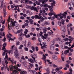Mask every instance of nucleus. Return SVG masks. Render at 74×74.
Segmentation results:
<instances>
[{
    "label": "nucleus",
    "mask_w": 74,
    "mask_h": 74,
    "mask_svg": "<svg viewBox=\"0 0 74 74\" xmlns=\"http://www.w3.org/2000/svg\"><path fill=\"white\" fill-rule=\"evenodd\" d=\"M9 68L10 69V70L12 71V72L11 74H15L16 73H18V71L16 70H13V69L14 70H17L18 69V71H21V69H18V68H17L16 66H14L12 65V66H10Z\"/></svg>",
    "instance_id": "f257e3e1"
},
{
    "label": "nucleus",
    "mask_w": 74,
    "mask_h": 74,
    "mask_svg": "<svg viewBox=\"0 0 74 74\" xmlns=\"http://www.w3.org/2000/svg\"><path fill=\"white\" fill-rule=\"evenodd\" d=\"M8 22V30H11V28H11V25L9 24V23H10L13 26H15V21L13 22V19L11 18L10 19L9 21Z\"/></svg>",
    "instance_id": "f03ea898"
},
{
    "label": "nucleus",
    "mask_w": 74,
    "mask_h": 74,
    "mask_svg": "<svg viewBox=\"0 0 74 74\" xmlns=\"http://www.w3.org/2000/svg\"><path fill=\"white\" fill-rule=\"evenodd\" d=\"M4 52H3L2 54V56H5V52H6L7 53H9L10 55V53H11V54H12L13 53V51L12 50H7L5 49L4 50Z\"/></svg>",
    "instance_id": "7ed1b4c3"
},
{
    "label": "nucleus",
    "mask_w": 74,
    "mask_h": 74,
    "mask_svg": "<svg viewBox=\"0 0 74 74\" xmlns=\"http://www.w3.org/2000/svg\"><path fill=\"white\" fill-rule=\"evenodd\" d=\"M40 13H41V14H42V15L43 17H44V18H45L46 19H47V18L46 17H45V16L44 15H48V14L47 13H45V10H40Z\"/></svg>",
    "instance_id": "20e7f679"
},
{
    "label": "nucleus",
    "mask_w": 74,
    "mask_h": 74,
    "mask_svg": "<svg viewBox=\"0 0 74 74\" xmlns=\"http://www.w3.org/2000/svg\"><path fill=\"white\" fill-rule=\"evenodd\" d=\"M40 7L39 6L37 7V8H36L35 7L32 6L31 8V10H34V11H36L37 12H38V9H40Z\"/></svg>",
    "instance_id": "39448f33"
},
{
    "label": "nucleus",
    "mask_w": 74,
    "mask_h": 74,
    "mask_svg": "<svg viewBox=\"0 0 74 74\" xmlns=\"http://www.w3.org/2000/svg\"><path fill=\"white\" fill-rule=\"evenodd\" d=\"M5 63L6 64V66L7 67V64H8V55H7V53H6L5 54V58H4Z\"/></svg>",
    "instance_id": "423d86ee"
},
{
    "label": "nucleus",
    "mask_w": 74,
    "mask_h": 74,
    "mask_svg": "<svg viewBox=\"0 0 74 74\" xmlns=\"http://www.w3.org/2000/svg\"><path fill=\"white\" fill-rule=\"evenodd\" d=\"M11 36H12V35H11V34H9V35L8 34L7 37L8 40H9V42L10 41V40H11L12 41H14V39L11 38Z\"/></svg>",
    "instance_id": "0eeeda50"
},
{
    "label": "nucleus",
    "mask_w": 74,
    "mask_h": 74,
    "mask_svg": "<svg viewBox=\"0 0 74 74\" xmlns=\"http://www.w3.org/2000/svg\"><path fill=\"white\" fill-rule=\"evenodd\" d=\"M29 71L31 73H33L34 74H41L40 73L41 72V71H40V72H38V73H37V72H36L35 71H32L31 70H29Z\"/></svg>",
    "instance_id": "6e6552de"
},
{
    "label": "nucleus",
    "mask_w": 74,
    "mask_h": 74,
    "mask_svg": "<svg viewBox=\"0 0 74 74\" xmlns=\"http://www.w3.org/2000/svg\"><path fill=\"white\" fill-rule=\"evenodd\" d=\"M51 29V28L50 27H48L47 28V27H45L43 29V33H46L47 31V30H49Z\"/></svg>",
    "instance_id": "1a4fd4ad"
},
{
    "label": "nucleus",
    "mask_w": 74,
    "mask_h": 74,
    "mask_svg": "<svg viewBox=\"0 0 74 74\" xmlns=\"http://www.w3.org/2000/svg\"><path fill=\"white\" fill-rule=\"evenodd\" d=\"M27 32H28V30H27V29H26L25 30V31L24 32V34H25L24 35L25 36H26V38H29L30 37V35L29 34L27 35L26 36V34H27Z\"/></svg>",
    "instance_id": "9d476101"
},
{
    "label": "nucleus",
    "mask_w": 74,
    "mask_h": 74,
    "mask_svg": "<svg viewBox=\"0 0 74 74\" xmlns=\"http://www.w3.org/2000/svg\"><path fill=\"white\" fill-rule=\"evenodd\" d=\"M40 33L39 34L40 36L42 37V38L43 39V40H45V39H46V37H45L44 36H43L42 35V34H43V32H42L40 31Z\"/></svg>",
    "instance_id": "9b49d317"
},
{
    "label": "nucleus",
    "mask_w": 74,
    "mask_h": 74,
    "mask_svg": "<svg viewBox=\"0 0 74 74\" xmlns=\"http://www.w3.org/2000/svg\"><path fill=\"white\" fill-rule=\"evenodd\" d=\"M14 54L16 58H18V56H19V54H18V49H16Z\"/></svg>",
    "instance_id": "f8f14e48"
},
{
    "label": "nucleus",
    "mask_w": 74,
    "mask_h": 74,
    "mask_svg": "<svg viewBox=\"0 0 74 74\" xmlns=\"http://www.w3.org/2000/svg\"><path fill=\"white\" fill-rule=\"evenodd\" d=\"M31 57L34 59V61H35V58H37V54H34V55H31Z\"/></svg>",
    "instance_id": "ddd939ff"
},
{
    "label": "nucleus",
    "mask_w": 74,
    "mask_h": 74,
    "mask_svg": "<svg viewBox=\"0 0 74 74\" xmlns=\"http://www.w3.org/2000/svg\"><path fill=\"white\" fill-rule=\"evenodd\" d=\"M28 60H29V62H31V63H34L35 62H36V63H37L36 61L35 60V61H34V60H33L31 58H29Z\"/></svg>",
    "instance_id": "4468645a"
},
{
    "label": "nucleus",
    "mask_w": 74,
    "mask_h": 74,
    "mask_svg": "<svg viewBox=\"0 0 74 74\" xmlns=\"http://www.w3.org/2000/svg\"><path fill=\"white\" fill-rule=\"evenodd\" d=\"M50 49L51 51H53L55 49V46L54 45H50Z\"/></svg>",
    "instance_id": "2eb2a0df"
},
{
    "label": "nucleus",
    "mask_w": 74,
    "mask_h": 74,
    "mask_svg": "<svg viewBox=\"0 0 74 74\" xmlns=\"http://www.w3.org/2000/svg\"><path fill=\"white\" fill-rule=\"evenodd\" d=\"M6 46H7V43L5 42H4V43L3 44V47L2 49V51L4 50V49H5V47H6Z\"/></svg>",
    "instance_id": "dca6fc26"
},
{
    "label": "nucleus",
    "mask_w": 74,
    "mask_h": 74,
    "mask_svg": "<svg viewBox=\"0 0 74 74\" xmlns=\"http://www.w3.org/2000/svg\"><path fill=\"white\" fill-rule=\"evenodd\" d=\"M11 62L12 64L15 63V64H16V61L15 60H14V58H12V60H11Z\"/></svg>",
    "instance_id": "f3484780"
},
{
    "label": "nucleus",
    "mask_w": 74,
    "mask_h": 74,
    "mask_svg": "<svg viewBox=\"0 0 74 74\" xmlns=\"http://www.w3.org/2000/svg\"><path fill=\"white\" fill-rule=\"evenodd\" d=\"M29 64H30L28 66L27 68V69H32V67H33L34 66L32 64L29 63Z\"/></svg>",
    "instance_id": "a211bd4d"
},
{
    "label": "nucleus",
    "mask_w": 74,
    "mask_h": 74,
    "mask_svg": "<svg viewBox=\"0 0 74 74\" xmlns=\"http://www.w3.org/2000/svg\"><path fill=\"white\" fill-rule=\"evenodd\" d=\"M20 74H27V72L25 70L21 71L20 72Z\"/></svg>",
    "instance_id": "6ab92c4d"
},
{
    "label": "nucleus",
    "mask_w": 74,
    "mask_h": 74,
    "mask_svg": "<svg viewBox=\"0 0 74 74\" xmlns=\"http://www.w3.org/2000/svg\"><path fill=\"white\" fill-rule=\"evenodd\" d=\"M45 20V18H44L43 17H42V16H40V22H44V21Z\"/></svg>",
    "instance_id": "aec40b11"
},
{
    "label": "nucleus",
    "mask_w": 74,
    "mask_h": 74,
    "mask_svg": "<svg viewBox=\"0 0 74 74\" xmlns=\"http://www.w3.org/2000/svg\"><path fill=\"white\" fill-rule=\"evenodd\" d=\"M43 46H42L41 47V49H44V47L45 48H46L47 46V45H45V43H44L43 42Z\"/></svg>",
    "instance_id": "412c9836"
},
{
    "label": "nucleus",
    "mask_w": 74,
    "mask_h": 74,
    "mask_svg": "<svg viewBox=\"0 0 74 74\" xmlns=\"http://www.w3.org/2000/svg\"><path fill=\"white\" fill-rule=\"evenodd\" d=\"M43 7H48V8H51V7H52V6H49L48 5H47L46 4H45L43 5Z\"/></svg>",
    "instance_id": "4be33fe9"
},
{
    "label": "nucleus",
    "mask_w": 74,
    "mask_h": 74,
    "mask_svg": "<svg viewBox=\"0 0 74 74\" xmlns=\"http://www.w3.org/2000/svg\"><path fill=\"white\" fill-rule=\"evenodd\" d=\"M32 46V43L30 42H28V44L27 45V47L28 48H29V47H30Z\"/></svg>",
    "instance_id": "5701e85b"
},
{
    "label": "nucleus",
    "mask_w": 74,
    "mask_h": 74,
    "mask_svg": "<svg viewBox=\"0 0 74 74\" xmlns=\"http://www.w3.org/2000/svg\"><path fill=\"white\" fill-rule=\"evenodd\" d=\"M66 15H67V13L66 12H64V13H63L62 14V15L63 16H64V18H66Z\"/></svg>",
    "instance_id": "b1692460"
},
{
    "label": "nucleus",
    "mask_w": 74,
    "mask_h": 74,
    "mask_svg": "<svg viewBox=\"0 0 74 74\" xmlns=\"http://www.w3.org/2000/svg\"><path fill=\"white\" fill-rule=\"evenodd\" d=\"M3 34H2V33H1V32L0 33V38H2V36H5V34H4V32H3Z\"/></svg>",
    "instance_id": "393cba45"
},
{
    "label": "nucleus",
    "mask_w": 74,
    "mask_h": 74,
    "mask_svg": "<svg viewBox=\"0 0 74 74\" xmlns=\"http://www.w3.org/2000/svg\"><path fill=\"white\" fill-rule=\"evenodd\" d=\"M61 30L62 31H63V32H66V29L64 27H62L61 28Z\"/></svg>",
    "instance_id": "a878e982"
},
{
    "label": "nucleus",
    "mask_w": 74,
    "mask_h": 74,
    "mask_svg": "<svg viewBox=\"0 0 74 74\" xmlns=\"http://www.w3.org/2000/svg\"><path fill=\"white\" fill-rule=\"evenodd\" d=\"M40 18H41L40 16L38 15H36L35 16V19H40Z\"/></svg>",
    "instance_id": "bb28decb"
},
{
    "label": "nucleus",
    "mask_w": 74,
    "mask_h": 74,
    "mask_svg": "<svg viewBox=\"0 0 74 74\" xmlns=\"http://www.w3.org/2000/svg\"><path fill=\"white\" fill-rule=\"evenodd\" d=\"M1 4L0 6V8L1 9H2V8H3V5H4V3H3V2H1Z\"/></svg>",
    "instance_id": "cd10ccee"
},
{
    "label": "nucleus",
    "mask_w": 74,
    "mask_h": 74,
    "mask_svg": "<svg viewBox=\"0 0 74 74\" xmlns=\"http://www.w3.org/2000/svg\"><path fill=\"white\" fill-rule=\"evenodd\" d=\"M63 41H68L69 40V39L67 38H65L64 39L62 40Z\"/></svg>",
    "instance_id": "c85d7f7f"
},
{
    "label": "nucleus",
    "mask_w": 74,
    "mask_h": 74,
    "mask_svg": "<svg viewBox=\"0 0 74 74\" xmlns=\"http://www.w3.org/2000/svg\"><path fill=\"white\" fill-rule=\"evenodd\" d=\"M22 43L24 44V47H25L26 46V40L22 41Z\"/></svg>",
    "instance_id": "c756f323"
},
{
    "label": "nucleus",
    "mask_w": 74,
    "mask_h": 74,
    "mask_svg": "<svg viewBox=\"0 0 74 74\" xmlns=\"http://www.w3.org/2000/svg\"><path fill=\"white\" fill-rule=\"evenodd\" d=\"M47 72L45 74H49L50 73V72H49V68H47Z\"/></svg>",
    "instance_id": "7c9ffc66"
},
{
    "label": "nucleus",
    "mask_w": 74,
    "mask_h": 74,
    "mask_svg": "<svg viewBox=\"0 0 74 74\" xmlns=\"http://www.w3.org/2000/svg\"><path fill=\"white\" fill-rule=\"evenodd\" d=\"M68 53H69V50H65L64 52V53L65 55H66V54Z\"/></svg>",
    "instance_id": "2f4dec72"
},
{
    "label": "nucleus",
    "mask_w": 74,
    "mask_h": 74,
    "mask_svg": "<svg viewBox=\"0 0 74 74\" xmlns=\"http://www.w3.org/2000/svg\"><path fill=\"white\" fill-rule=\"evenodd\" d=\"M58 39L59 40V43L60 44H62V43H63V42L61 40H61V38H58Z\"/></svg>",
    "instance_id": "473e14b6"
},
{
    "label": "nucleus",
    "mask_w": 74,
    "mask_h": 74,
    "mask_svg": "<svg viewBox=\"0 0 74 74\" xmlns=\"http://www.w3.org/2000/svg\"><path fill=\"white\" fill-rule=\"evenodd\" d=\"M64 55H63V54H62L61 55V58L63 62H64Z\"/></svg>",
    "instance_id": "72a5a7b5"
},
{
    "label": "nucleus",
    "mask_w": 74,
    "mask_h": 74,
    "mask_svg": "<svg viewBox=\"0 0 74 74\" xmlns=\"http://www.w3.org/2000/svg\"><path fill=\"white\" fill-rule=\"evenodd\" d=\"M15 27L16 29H18L19 28V25H18V24H16L15 25Z\"/></svg>",
    "instance_id": "f704fd0d"
},
{
    "label": "nucleus",
    "mask_w": 74,
    "mask_h": 74,
    "mask_svg": "<svg viewBox=\"0 0 74 74\" xmlns=\"http://www.w3.org/2000/svg\"><path fill=\"white\" fill-rule=\"evenodd\" d=\"M61 24L62 25H64V22H65V21H64V19H62L61 20Z\"/></svg>",
    "instance_id": "c9c22d12"
},
{
    "label": "nucleus",
    "mask_w": 74,
    "mask_h": 74,
    "mask_svg": "<svg viewBox=\"0 0 74 74\" xmlns=\"http://www.w3.org/2000/svg\"><path fill=\"white\" fill-rule=\"evenodd\" d=\"M52 58H53L55 60H56L57 59H58V57L57 56H55V55H53L52 56Z\"/></svg>",
    "instance_id": "e433bc0d"
},
{
    "label": "nucleus",
    "mask_w": 74,
    "mask_h": 74,
    "mask_svg": "<svg viewBox=\"0 0 74 74\" xmlns=\"http://www.w3.org/2000/svg\"><path fill=\"white\" fill-rule=\"evenodd\" d=\"M15 49V47L14 45L12 46L11 48V50H14Z\"/></svg>",
    "instance_id": "4c0bfd02"
},
{
    "label": "nucleus",
    "mask_w": 74,
    "mask_h": 74,
    "mask_svg": "<svg viewBox=\"0 0 74 74\" xmlns=\"http://www.w3.org/2000/svg\"><path fill=\"white\" fill-rule=\"evenodd\" d=\"M30 23V24H33V20L32 19H30L29 20Z\"/></svg>",
    "instance_id": "58836bf2"
},
{
    "label": "nucleus",
    "mask_w": 74,
    "mask_h": 74,
    "mask_svg": "<svg viewBox=\"0 0 74 74\" xmlns=\"http://www.w3.org/2000/svg\"><path fill=\"white\" fill-rule=\"evenodd\" d=\"M23 47V45H20V46L18 47V49H22Z\"/></svg>",
    "instance_id": "ea45409f"
},
{
    "label": "nucleus",
    "mask_w": 74,
    "mask_h": 74,
    "mask_svg": "<svg viewBox=\"0 0 74 74\" xmlns=\"http://www.w3.org/2000/svg\"><path fill=\"white\" fill-rule=\"evenodd\" d=\"M55 70H56V69H52V73L53 74H56V72H54Z\"/></svg>",
    "instance_id": "a19ab883"
},
{
    "label": "nucleus",
    "mask_w": 74,
    "mask_h": 74,
    "mask_svg": "<svg viewBox=\"0 0 74 74\" xmlns=\"http://www.w3.org/2000/svg\"><path fill=\"white\" fill-rule=\"evenodd\" d=\"M43 60H45V62L46 61V59H45V58H46V57L45 56V55H43Z\"/></svg>",
    "instance_id": "79ce46f5"
},
{
    "label": "nucleus",
    "mask_w": 74,
    "mask_h": 74,
    "mask_svg": "<svg viewBox=\"0 0 74 74\" xmlns=\"http://www.w3.org/2000/svg\"><path fill=\"white\" fill-rule=\"evenodd\" d=\"M55 43V41H52L51 42V45H54V44Z\"/></svg>",
    "instance_id": "37998d69"
},
{
    "label": "nucleus",
    "mask_w": 74,
    "mask_h": 74,
    "mask_svg": "<svg viewBox=\"0 0 74 74\" xmlns=\"http://www.w3.org/2000/svg\"><path fill=\"white\" fill-rule=\"evenodd\" d=\"M63 72L61 71H59L58 72H57V74H62Z\"/></svg>",
    "instance_id": "c03bdc74"
},
{
    "label": "nucleus",
    "mask_w": 74,
    "mask_h": 74,
    "mask_svg": "<svg viewBox=\"0 0 74 74\" xmlns=\"http://www.w3.org/2000/svg\"><path fill=\"white\" fill-rule=\"evenodd\" d=\"M36 3L37 5H40L41 3L39 2H38V1H36Z\"/></svg>",
    "instance_id": "a18cd8bd"
},
{
    "label": "nucleus",
    "mask_w": 74,
    "mask_h": 74,
    "mask_svg": "<svg viewBox=\"0 0 74 74\" xmlns=\"http://www.w3.org/2000/svg\"><path fill=\"white\" fill-rule=\"evenodd\" d=\"M48 52L49 53H50V54H51V55H53V52L52 51H48Z\"/></svg>",
    "instance_id": "49530a36"
},
{
    "label": "nucleus",
    "mask_w": 74,
    "mask_h": 74,
    "mask_svg": "<svg viewBox=\"0 0 74 74\" xmlns=\"http://www.w3.org/2000/svg\"><path fill=\"white\" fill-rule=\"evenodd\" d=\"M67 31H68V34H69V35H70V34H71L70 32V30H69V29L68 28Z\"/></svg>",
    "instance_id": "de8ad7c7"
},
{
    "label": "nucleus",
    "mask_w": 74,
    "mask_h": 74,
    "mask_svg": "<svg viewBox=\"0 0 74 74\" xmlns=\"http://www.w3.org/2000/svg\"><path fill=\"white\" fill-rule=\"evenodd\" d=\"M29 2V0H25V4H27Z\"/></svg>",
    "instance_id": "09e8293b"
},
{
    "label": "nucleus",
    "mask_w": 74,
    "mask_h": 74,
    "mask_svg": "<svg viewBox=\"0 0 74 74\" xmlns=\"http://www.w3.org/2000/svg\"><path fill=\"white\" fill-rule=\"evenodd\" d=\"M71 15H72V18H74V12L71 13Z\"/></svg>",
    "instance_id": "8fccbe9b"
},
{
    "label": "nucleus",
    "mask_w": 74,
    "mask_h": 74,
    "mask_svg": "<svg viewBox=\"0 0 74 74\" xmlns=\"http://www.w3.org/2000/svg\"><path fill=\"white\" fill-rule=\"evenodd\" d=\"M58 24L59 25V26H61V22L60 21H59L58 23Z\"/></svg>",
    "instance_id": "3c124183"
},
{
    "label": "nucleus",
    "mask_w": 74,
    "mask_h": 74,
    "mask_svg": "<svg viewBox=\"0 0 74 74\" xmlns=\"http://www.w3.org/2000/svg\"><path fill=\"white\" fill-rule=\"evenodd\" d=\"M73 47H74V45H71V47H70L69 48H68V49H71V48H73Z\"/></svg>",
    "instance_id": "603ef678"
},
{
    "label": "nucleus",
    "mask_w": 74,
    "mask_h": 74,
    "mask_svg": "<svg viewBox=\"0 0 74 74\" xmlns=\"http://www.w3.org/2000/svg\"><path fill=\"white\" fill-rule=\"evenodd\" d=\"M21 59H23V60H26V59H25V57L23 56H22L21 57Z\"/></svg>",
    "instance_id": "864d4df0"
},
{
    "label": "nucleus",
    "mask_w": 74,
    "mask_h": 74,
    "mask_svg": "<svg viewBox=\"0 0 74 74\" xmlns=\"http://www.w3.org/2000/svg\"><path fill=\"white\" fill-rule=\"evenodd\" d=\"M16 45H19V44H20V42H19L18 41H16Z\"/></svg>",
    "instance_id": "5fc2aeb1"
},
{
    "label": "nucleus",
    "mask_w": 74,
    "mask_h": 74,
    "mask_svg": "<svg viewBox=\"0 0 74 74\" xmlns=\"http://www.w3.org/2000/svg\"><path fill=\"white\" fill-rule=\"evenodd\" d=\"M52 66L53 67H58V66L56 65L55 64H53Z\"/></svg>",
    "instance_id": "6e6d98bb"
},
{
    "label": "nucleus",
    "mask_w": 74,
    "mask_h": 74,
    "mask_svg": "<svg viewBox=\"0 0 74 74\" xmlns=\"http://www.w3.org/2000/svg\"><path fill=\"white\" fill-rule=\"evenodd\" d=\"M71 7H74V3H71Z\"/></svg>",
    "instance_id": "4d7b16f0"
},
{
    "label": "nucleus",
    "mask_w": 74,
    "mask_h": 74,
    "mask_svg": "<svg viewBox=\"0 0 74 74\" xmlns=\"http://www.w3.org/2000/svg\"><path fill=\"white\" fill-rule=\"evenodd\" d=\"M53 13H51V12L49 13V16H52V15H53Z\"/></svg>",
    "instance_id": "13d9d810"
},
{
    "label": "nucleus",
    "mask_w": 74,
    "mask_h": 74,
    "mask_svg": "<svg viewBox=\"0 0 74 74\" xmlns=\"http://www.w3.org/2000/svg\"><path fill=\"white\" fill-rule=\"evenodd\" d=\"M18 9H17L16 8V9H14V10H17L18 11V12H19V11H20L19 8V7H18Z\"/></svg>",
    "instance_id": "bf43d9fd"
},
{
    "label": "nucleus",
    "mask_w": 74,
    "mask_h": 74,
    "mask_svg": "<svg viewBox=\"0 0 74 74\" xmlns=\"http://www.w3.org/2000/svg\"><path fill=\"white\" fill-rule=\"evenodd\" d=\"M66 62V63H67L68 64H70V63H71V61L69 60L67 61Z\"/></svg>",
    "instance_id": "052dcab7"
},
{
    "label": "nucleus",
    "mask_w": 74,
    "mask_h": 74,
    "mask_svg": "<svg viewBox=\"0 0 74 74\" xmlns=\"http://www.w3.org/2000/svg\"><path fill=\"white\" fill-rule=\"evenodd\" d=\"M69 38H70V39H72V40H74V38H72V37L71 36H69Z\"/></svg>",
    "instance_id": "680f3d73"
},
{
    "label": "nucleus",
    "mask_w": 74,
    "mask_h": 74,
    "mask_svg": "<svg viewBox=\"0 0 74 74\" xmlns=\"http://www.w3.org/2000/svg\"><path fill=\"white\" fill-rule=\"evenodd\" d=\"M51 5L52 7L54 6L55 5V4L53 3H51Z\"/></svg>",
    "instance_id": "e2e57ef3"
},
{
    "label": "nucleus",
    "mask_w": 74,
    "mask_h": 74,
    "mask_svg": "<svg viewBox=\"0 0 74 74\" xmlns=\"http://www.w3.org/2000/svg\"><path fill=\"white\" fill-rule=\"evenodd\" d=\"M38 53H39V54H40L41 55H42H42H43V52H41V51L39 52Z\"/></svg>",
    "instance_id": "0e129e2a"
},
{
    "label": "nucleus",
    "mask_w": 74,
    "mask_h": 74,
    "mask_svg": "<svg viewBox=\"0 0 74 74\" xmlns=\"http://www.w3.org/2000/svg\"><path fill=\"white\" fill-rule=\"evenodd\" d=\"M72 24H69L67 26V27H69V26H70L71 27V26H72Z\"/></svg>",
    "instance_id": "69168bd1"
},
{
    "label": "nucleus",
    "mask_w": 74,
    "mask_h": 74,
    "mask_svg": "<svg viewBox=\"0 0 74 74\" xmlns=\"http://www.w3.org/2000/svg\"><path fill=\"white\" fill-rule=\"evenodd\" d=\"M35 49L36 51H38V47H36L35 48Z\"/></svg>",
    "instance_id": "338daca9"
},
{
    "label": "nucleus",
    "mask_w": 74,
    "mask_h": 74,
    "mask_svg": "<svg viewBox=\"0 0 74 74\" xmlns=\"http://www.w3.org/2000/svg\"><path fill=\"white\" fill-rule=\"evenodd\" d=\"M18 39L20 41H22L23 39L22 38V37H19L18 38Z\"/></svg>",
    "instance_id": "774afa93"
}]
</instances>
